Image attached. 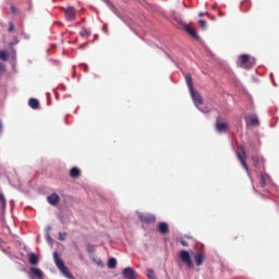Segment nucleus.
I'll list each match as a JSON object with an SVG mask.
<instances>
[{"label":"nucleus","instance_id":"1","mask_svg":"<svg viewBox=\"0 0 279 279\" xmlns=\"http://www.w3.org/2000/svg\"><path fill=\"white\" fill-rule=\"evenodd\" d=\"M185 82L195 106H202L204 104V98H202V94H199V92H195L193 86V76H191L190 73L185 74Z\"/></svg>","mask_w":279,"mask_h":279},{"label":"nucleus","instance_id":"2","mask_svg":"<svg viewBox=\"0 0 279 279\" xmlns=\"http://www.w3.org/2000/svg\"><path fill=\"white\" fill-rule=\"evenodd\" d=\"M53 260H54V265H56L57 269H59V271H61L63 274V276H65V278H69V279L75 278V277H73L71 271H69V268H66L64 260H62V258H60V255L58 254V252H53Z\"/></svg>","mask_w":279,"mask_h":279},{"label":"nucleus","instance_id":"3","mask_svg":"<svg viewBox=\"0 0 279 279\" xmlns=\"http://www.w3.org/2000/svg\"><path fill=\"white\" fill-rule=\"evenodd\" d=\"M238 64L241 66V69H252V66L256 64V59L250 57L248 54H241L239 57Z\"/></svg>","mask_w":279,"mask_h":279},{"label":"nucleus","instance_id":"4","mask_svg":"<svg viewBox=\"0 0 279 279\" xmlns=\"http://www.w3.org/2000/svg\"><path fill=\"white\" fill-rule=\"evenodd\" d=\"M64 12V19L65 21H69L70 23L75 21L77 16V11L73 7H68L66 9H63Z\"/></svg>","mask_w":279,"mask_h":279},{"label":"nucleus","instance_id":"5","mask_svg":"<svg viewBox=\"0 0 279 279\" xmlns=\"http://www.w3.org/2000/svg\"><path fill=\"white\" fill-rule=\"evenodd\" d=\"M179 256L182 263L187 265L189 269H193V259L191 258L189 251H181Z\"/></svg>","mask_w":279,"mask_h":279},{"label":"nucleus","instance_id":"6","mask_svg":"<svg viewBox=\"0 0 279 279\" xmlns=\"http://www.w3.org/2000/svg\"><path fill=\"white\" fill-rule=\"evenodd\" d=\"M238 158L245 171H250V168L247 167V153L245 151L244 146H241V153H238Z\"/></svg>","mask_w":279,"mask_h":279},{"label":"nucleus","instance_id":"7","mask_svg":"<svg viewBox=\"0 0 279 279\" xmlns=\"http://www.w3.org/2000/svg\"><path fill=\"white\" fill-rule=\"evenodd\" d=\"M137 217H138L140 221H141L142 223H147V225H149V223H156V216H155V215H151V214H142V213H140V214L137 215Z\"/></svg>","mask_w":279,"mask_h":279},{"label":"nucleus","instance_id":"8","mask_svg":"<svg viewBox=\"0 0 279 279\" xmlns=\"http://www.w3.org/2000/svg\"><path fill=\"white\" fill-rule=\"evenodd\" d=\"M122 276L125 279H137L138 275H136V271L132 267H126L122 270Z\"/></svg>","mask_w":279,"mask_h":279},{"label":"nucleus","instance_id":"9","mask_svg":"<svg viewBox=\"0 0 279 279\" xmlns=\"http://www.w3.org/2000/svg\"><path fill=\"white\" fill-rule=\"evenodd\" d=\"M47 202L50 206H58L60 204V195L52 193L47 197Z\"/></svg>","mask_w":279,"mask_h":279},{"label":"nucleus","instance_id":"10","mask_svg":"<svg viewBox=\"0 0 279 279\" xmlns=\"http://www.w3.org/2000/svg\"><path fill=\"white\" fill-rule=\"evenodd\" d=\"M216 130L217 132H230V125L226 122L216 121Z\"/></svg>","mask_w":279,"mask_h":279},{"label":"nucleus","instance_id":"11","mask_svg":"<svg viewBox=\"0 0 279 279\" xmlns=\"http://www.w3.org/2000/svg\"><path fill=\"white\" fill-rule=\"evenodd\" d=\"M205 258H206V254H204V252L196 253L194 256L196 267H202L204 265Z\"/></svg>","mask_w":279,"mask_h":279},{"label":"nucleus","instance_id":"12","mask_svg":"<svg viewBox=\"0 0 279 279\" xmlns=\"http://www.w3.org/2000/svg\"><path fill=\"white\" fill-rule=\"evenodd\" d=\"M31 278H38V279H44L45 275L43 274V270H40V268H36V267H32L31 268Z\"/></svg>","mask_w":279,"mask_h":279},{"label":"nucleus","instance_id":"13","mask_svg":"<svg viewBox=\"0 0 279 279\" xmlns=\"http://www.w3.org/2000/svg\"><path fill=\"white\" fill-rule=\"evenodd\" d=\"M184 29L192 38H195L196 40L199 38V36L197 35V31H195L191 26L184 25Z\"/></svg>","mask_w":279,"mask_h":279},{"label":"nucleus","instance_id":"14","mask_svg":"<svg viewBox=\"0 0 279 279\" xmlns=\"http://www.w3.org/2000/svg\"><path fill=\"white\" fill-rule=\"evenodd\" d=\"M82 175V170H80L77 167H73L70 170V178H73L74 180H77Z\"/></svg>","mask_w":279,"mask_h":279},{"label":"nucleus","instance_id":"15","mask_svg":"<svg viewBox=\"0 0 279 279\" xmlns=\"http://www.w3.org/2000/svg\"><path fill=\"white\" fill-rule=\"evenodd\" d=\"M158 231L160 234H168L169 233V225L167 222H160L158 226Z\"/></svg>","mask_w":279,"mask_h":279},{"label":"nucleus","instance_id":"16","mask_svg":"<svg viewBox=\"0 0 279 279\" xmlns=\"http://www.w3.org/2000/svg\"><path fill=\"white\" fill-rule=\"evenodd\" d=\"M28 106L33 108V110H38V108H40V102L36 98H31L28 100Z\"/></svg>","mask_w":279,"mask_h":279},{"label":"nucleus","instance_id":"17","mask_svg":"<svg viewBox=\"0 0 279 279\" xmlns=\"http://www.w3.org/2000/svg\"><path fill=\"white\" fill-rule=\"evenodd\" d=\"M28 260L32 265H38V255L32 253L28 257Z\"/></svg>","mask_w":279,"mask_h":279},{"label":"nucleus","instance_id":"18","mask_svg":"<svg viewBox=\"0 0 279 279\" xmlns=\"http://www.w3.org/2000/svg\"><path fill=\"white\" fill-rule=\"evenodd\" d=\"M108 267L109 269H114L117 268V258L114 257H111L109 260H108Z\"/></svg>","mask_w":279,"mask_h":279},{"label":"nucleus","instance_id":"19","mask_svg":"<svg viewBox=\"0 0 279 279\" xmlns=\"http://www.w3.org/2000/svg\"><path fill=\"white\" fill-rule=\"evenodd\" d=\"M0 203H1L2 213H5L7 201H5V196H3L2 193H0Z\"/></svg>","mask_w":279,"mask_h":279},{"label":"nucleus","instance_id":"20","mask_svg":"<svg viewBox=\"0 0 279 279\" xmlns=\"http://www.w3.org/2000/svg\"><path fill=\"white\" fill-rule=\"evenodd\" d=\"M262 189H265L267 186V178L265 174H260V182H259Z\"/></svg>","mask_w":279,"mask_h":279},{"label":"nucleus","instance_id":"21","mask_svg":"<svg viewBox=\"0 0 279 279\" xmlns=\"http://www.w3.org/2000/svg\"><path fill=\"white\" fill-rule=\"evenodd\" d=\"M250 125L258 126V125H260V121H258V118H251L250 119Z\"/></svg>","mask_w":279,"mask_h":279},{"label":"nucleus","instance_id":"22","mask_svg":"<svg viewBox=\"0 0 279 279\" xmlns=\"http://www.w3.org/2000/svg\"><path fill=\"white\" fill-rule=\"evenodd\" d=\"M0 60H2V62H8V52L0 50Z\"/></svg>","mask_w":279,"mask_h":279},{"label":"nucleus","instance_id":"23","mask_svg":"<svg viewBox=\"0 0 279 279\" xmlns=\"http://www.w3.org/2000/svg\"><path fill=\"white\" fill-rule=\"evenodd\" d=\"M147 278H149V279H158V278H156V274H154L153 269H148L147 270Z\"/></svg>","mask_w":279,"mask_h":279},{"label":"nucleus","instance_id":"24","mask_svg":"<svg viewBox=\"0 0 279 279\" xmlns=\"http://www.w3.org/2000/svg\"><path fill=\"white\" fill-rule=\"evenodd\" d=\"M5 74V65L0 62V77H3Z\"/></svg>","mask_w":279,"mask_h":279},{"label":"nucleus","instance_id":"25","mask_svg":"<svg viewBox=\"0 0 279 279\" xmlns=\"http://www.w3.org/2000/svg\"><path fill=\"white\" fill-rule=\"evenodd\" d=\"M198 25L202 27V29H206V20H199Z\"/></svg>","mask_w":279,"mask_h":279},{"label":"nucleus","instance_id":"26","mask_svg":"<svg viewBox=\"0 0 279 279\" xmlns=\"http://www.w3.org/2000/svg\"><path fill=\"white\" fill-rule=\"evenodd\" d=\"M82 36H90V32L88 29H86L85 27H83V31L81 32Z\"/></svg>","mask_w":279,"mask_h":279},{"label":"nucleus","instance_id":"27","mask_svg":"<svg viewBox=\"0 0 279 279\" xmlns=\"http://www.w3.org/2000/svg\"><path fill=\"white\" fill-rule=\"evenodd\" d=\"M11 12H12V14H19V9H16V7H14V4H11Z\"/></svg>","mask_w":279,"mask_h":279},{"label":"nucleus","instance_id":"28","mask_svg":"<svg viewBox=\"0 0 279 279\" xmlns=\"http://www.w3.org/2000/svg\"><path fill=\"white\" fill-rule=\"evenodd\" d=\"M65 239H66V233L59 232V240L65 241Z\"/></svg>","mask_w":279,"mask_h":279},{"label":"nucleus","instance_id":"29","mask_svg":"<svg viewBox=\"0 0 279 279\" xmlns=\"http://www.w3.org/2000/svg\"><path fill=\"white\" fill-rule=\"evenodd\" d=\"M8 32H10V33L14 32V23L9 22V28H8Z\"/></svg>","mask_w":279,"mask_h":279},{"label":"nucleus","instance_id":"30","mask_svg":"<svg viewBox=\"0 0 279 279\" xmlns=\"http://www.w3.org/2000/svg\"><path fill=\"white\" fill-rule=\"evenodd\" d=\"M12 47H14V43H10L9 48L11 49V51H13L14 54H16V50H14V48Z\"/></svg>","mask_w":279,"mask_h":279},{"label":"nucleus","instance_id":"31","mask_svg":"<svg viewBox=\"0 0 279 279\" xmlns=\"http://www.w3.org/2000/svg\"><path fill=\"white\" fill-rule=\"evenodd\" d=\"M252 160L253 162H256V163L260 162V159L257 156H253Z\"/></svg>","mask_w":279,"mask_h":279},{"label":"nucleus","instance_id":"32","mask_svg":"<svg viewBox=\"0 0 279 279\" xmlns=\"http://www.w3.org/2000/svg\"><path fill=\"white\" fill-rule=\"evenodd\" d=\"M181 245H183V247H189V242H186V240H181Z\"/></svg>","mask_w":279,"mask_h":279},{"label":"nucleus","instance_id":"33","mask_svg":"<svg viewBox=\"0 0 279 279\" xmlns=\"http://www.w3.org/2000/svg\"><path fill=\"white\" fill-rule=\"evenodd\" d=\"M175 21H177V23H178L179 25H184V22H183L182 20L175 19Z\"/></svg>","mask_w":279,"mask_h":279},{"label":"nucleus","instance_id":"34","mask_svg":"<svg viewBox=\"0 0 279 279\" xmlns=\"http://www.w3.org/2000/svg\"><path fill=\"white\" fill-rule=\"evenodd\" d=\"M47 239L51 243L52 239H51V235H49V233H47Z\"/></svg>","mask_w":279,"mask_h":279},{"label":"nucleus","instance_id":"35","mask_svg":"<svg viewBox=\"0 0 279 279\" xmlns=\"http://www.w3.org/2000/svg\"><path fill=\"white\" fill-rule=\"evenodd\" d=\"M198 16H204V13H199Z\"/></svg>","mask_w":279,"mask_h":279},{"label":"nucleus","instance_id":"36","mask_svg":"<svg viewBox=\"0 0 279 279\" xmlns=\"http://www.w3.org/2000/svg\"><path fill=\"white\" fill-rule=\"evenodd\" d=\"M87 247H90V245H87Z\"/></svg>","mask_w":279,"mask_h":279}]
</instances>
